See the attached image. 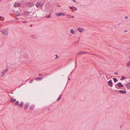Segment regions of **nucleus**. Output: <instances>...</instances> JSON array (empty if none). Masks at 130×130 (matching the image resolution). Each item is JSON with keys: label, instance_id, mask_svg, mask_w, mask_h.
<instances>
[{"label": "nucleus", "instance_id": "obj_1", "mask_svg": "<svg viewBox=\"0 0 130 130\" xmlns=\"http://www.w3.org/2000/svg\"><path fill=\"white\" fill-rule=\"evenodd\" d=\"M31 12L27 11L24 12L23 13V15L25 16H28L30 15H31Z\"/></svg>", "mask_w": 130, "mask_h": 130}, {"label": "nucleus", "instance_id": "obj_2", "mask_svg": "<svg viewBox=\"0 0 130 130\" xmlns=\"http://www.w3.org/2000/svg\"><path fill=\"white\" fill-rule=\"evenodd\" d=\"M55 15L56 16H60L61 15H62L63 16H65L66 15V14L63 13H56Z\"/></svg>", "mask_w": 130, "mask_h": 130}, {"label": "nucleus", "instance_id": "obj_3", "mask_svg": "<svg viewBox=\"0 0 130 130\" xmlns=\"http://www.w3.org/2000/svg\"><path fill=\"white\" fill-rule=\"evenodd\" d=\"M26 5L28 7H31L33 6L34 5V4L31 3H27L26 4Z\"/></svg>", "mask_w": 130, "mask_h": 130}, {"label": "nucleus", "instance_id": "obj_4", "mask_svg": "<svg viewBox=\"0 0 130 130\" xmlns=\"http://www.w3.org/2000/svg\"><path fill=\"white\" fill-rule=\"evenodd\" d=\"M2 33L6 35H7L8 34V33L5 29H3L2 30Z\"/></svg>", "mask_w": 130, "mask_h": 130}, {"label": "nucleus", "instance_id": "obj_5", "mask_svg": "<svg viewBox=\"0 0 130 130\" xmlns=\"http://www.w3.org/2000/svg\"><path fill=\"white\" fill-rule=\"evenodd\" d=\"M108 83L109 86L110 87H112V85L113 84L111 80H110L108 81Z\"/></svg>", "mask_w": 130, "mask_h": 130}, {"label": "nucleus", "instance_id": "obj_6", "mask_svg": "<svg viewBox=\"0 0 130 130\" xmlns=\"http://www.w3.org/2000/svg\"><path fill=\"white\" fill-rule=\"evenodd\" d=\"M21 4L20 3H15L14 4V6L15 7H18L20 6Z\"/></svg>", "mask_w": 130, "mask_h": 130}, {"label": "nucleus", "instance_id": "obj_7", "mask_svg": "<svg viewBox=\"0 0 130 130\" xmlns=\"http://www.w3.org/2000/svg\"><path fill=\"white\" fill-rule=\"evenodd\" d=\"M125 87H127L128 90L130 88V83H128L125 85Z\"/></svg>", "mask_w": 130, "mask_h": 130}, {"label": "nucleus", "instance_id": "obj_8", "mask_svg": "<svg viewBox=\"0 0 130 130\" xmlns=\"http://www.w3.org/2000/svg\"><path fill=\"white\" fill-rule=\"evenodd\" d=\"M24 106H25V107H24V108L25 109H26L28 108V107L29 106V103H26L25 104Z\"/></svg>", "mask_w": 130, "mask_h": 130}, {"label": "nucleus", "instance_id": "obj_9", "mask_svg": "<svg viewBox=\"0 0 130 130\" xmlns=\"http://www.w3.org/2000/svg\"><path fill=\"white\" fill-rule=\"evenodd\" d=\"M117 86L119 87H123V85L120 82L118 83L117 84Z\"/></svg>", "mask_w": 130, "mask_h": 130}, {"label": "nucleus", "instance_id": "obj_10", "mask_svg": "<svg viewBox=\"0 0 130 130\" xmlns=\"http://www.w3.org/2000/svg\"><path fill=\"white\" fill-rule=\"evenodd\" d=\"M36 6L37 7H38L39 6L42 7L43 6V5H41V4L40 3L38 2L36 3Z\"/></svg>", "mask_w": 130, "mask_h": 130}, {"label": "nucleus", "instance_id": "obj_11", "mask_svg": "<svg viewBox=\"0 0 130 130\" xmlns=\"http://www.w3.org/2000/svg\"><path fill=\"white\" fill-rule=\"evenodd\" d=\"M14 14L15 15L17 16H19L20 15V13L19 12H18L17 11H14Z\"/></svg>", "mask_w": 130, "mask_h": 130}, {"label": "nucleus", "instance_id": "obj_12", "mask_svg": "<svg viewBox=\"0 0 130 130\" xmlns=\"http://www.w3.org/2000/svg\"><path fill=\"white\" fill-rule=\"evenodd\" d=\"M119 92L120 93L122 94H125L126 93V91L122 90H119Z\"/></svg>", "mask_w": 130, "mask_h": 130}, {"label": "nucleus", "instance_id": "obj_13", "mask_svg": "<svg viewBox=\"0 0 130 130\" xmlns=\"http://www.w3.org/2000/svg\"><path fill=\"white\" fill-rule=\"evenodd\" d=\"M25 61H26L27 62V63H30L32 61L31 60H27V59L26 58L25 59Z\"/></svg>", "mask_w": 130, "mask_h": 130}, {"label": "nucleus", "instance_id": "obj_14", "mask_svg": "<svg viewBox=\"0 0 130 130\" xmlns=\"http://www.w3.org/2000/svg\"><path fill=\"white\" fill-rule=\"evenodd\" d=\"M62 94H61L59 96V97H58V98L57 99V101H60L61 99V96L62 95Z\"/></svg>", "mask_w": 130, "mask_h": 130}, {"label": "nucleus", "instance_id": "obj_15", "mask_svg": "<svg viewBox=\"0 0 130 130\" xmlns=\"http://www.w3.org/2000/svg\"><path fill=\"white\" fill-rule=\"evenodd\" d=\"M84 29H81L79 28L78 29V30L80 32H82L84 30Z\"/></svg>", "mask_w": 130, "mask_h": 130}, {"label": "nucleus", "instance_id": "obj_16", "mask_svg": "<svg viewBox=\"0 0 130 130\" xmlns=\"http://www.w3.org/2000/svg\"><path fill=\"white\" fill-rule=\"evenodd\" d=\"M16 100V99H13L12 98H11L10 100V101L11 102H15Z\"/></svg>", "mask_w": 130, "mask_h": 130}, {"label": "nucleus", "instance_id": "obj_17", "mask_svg": "<svg viewBox=\"0 0 130 130\" xmlns=\"http://www.w3.org/2000/svg\"><path fill=\"white\" fill-rule=\"evenodd\" d=\"M23 102H21L19 104V106L21 107H22L23 105Z\"/></svg>", "mask_w": 130, "mask_h": 130}, {"label": "nucleus", "instance_id": "obj_18", "mask_svg": "<svg viewBox=\"0 0 130 130\" xmlns=\"http://www.w3.org/2000/svg\"><path fill=\"white\" fill-rule=\"evenodd\" d=\"M19 101H17L14 104V105L16 106H17L19 104Z\"/></svg>", "mask_w": 130, "mask_h": 130}, {"label": "nucleus", "instance_id": "obj_19", "mask_svg": "<svg viewBox=\"0 0 130 130\" xmlns=\"http://www.w3.org/2000/svg\"><path fill=\"white\" fill-rule=\"evenodd\" d=\"M34 107V106L33 105L31 106L30 107V110H32Z\"/></svg>", "mask_w": 130, "mask_h": 130}, {"label": "nucleus", "instance_id": "obj_20", "mask_svg": "<svg viewBox=\"0 0 130 130\" xmlns=\"http://www.w3.org/2000/svg\"><path fill=\"white\" fill-rule=\"evenodd\" d=\"M42 79V77H38L36 79V80H41Z\"/></svg>", "mask_w": 130, "mask_h": 130}, {"label": "nucleus", "instance_id": "obj_21", "mask_svg": "<svg viewBox=\"0 0 130 130\" xmlns=\"http://www.w3.org/2000/svg\"><path fill=\"white\" fill-rule=\"evenodd\" d=\"M8 69H6L4 71H3L5 73H6L8 71Z\"/></svg>", "mask_w": 130, "mask_h": 130}, {"label": "nucleus", "instance_id": "obj_22", "mask_svg": "<svg viewBox=\"0 0 130 130\" xmlns=\"http://www.w3.org/2000/svg\"><path fill=\"white\" fill-rule=\"evenodd\" d=\"M31 38H33V39H36L37 38V37L35 35H32L31 36Z\"/></svg>", "mask_w": 130, "mask_h": 130}, {"label": "nucleus", "instance_id": "obj_23", "mask_svg": "<svg viewBox=\"0 0 130 130\" xmlns=\"http://www.w3.org/2000/svg\"><path fill=\"white\" fill-rule=\"evenodd\" d=\"M115 83L116 82L118 81L117 79L116 78H113Z\"/></svg>", "mask_w": 130, "mask_h": 130}, {"label": "nucleus", "instance_id": "obj_24", "mask_svg": "<svg viewBox=\"0 0 130 130\" xmlns=\"http://www.w3.org/2000/svg\"><path fill=\"white\" fill-rule=\"evenodd\" d=\"M126 78L124 76H122L121 77L120 79L121 80H122Z\"/></svg>", "mask_w": 130, "mask_h": 130}, {"label": "nucleus", "instance_id": "obj_25", "mask_svg": "<svg viewBox=\"0 0 130 130\" xmlns=\"http://www.w3.org/2000/svg\"><path fill=\"white\" fill-rule=\"evenodd\" d=\"M46 17L47 18H51V14H50L48 15L47 16H46Z\"/></svg>", "mask_w": 130, "mask_h": 130}, {"label": "nucleus", "instance_id": "obj_26", "mask_svg": "<svg viewBox=\"0 0 130 130\" xmlns=\"http://www.w3.org/2000/svg\"><path fill=\"white\" fill-rule=\"evenodd\" d=\"M71 32L73 34H74L75 33V32L73 31V30L71 29Z\"/></svg>", "mask_w": 130, "mask_h": 130}, {"label": "nucleus", "instance_id": "obj_27", "mask_svg": "<svg viewBox=\"0 0 130 130\" xmlns=\"http://www.w3.org/2000/svg\"><path fill=\"white\" fill-rule=\"evenodd\" d=\"M126 65L127 67H128L130 66V62H129L128 63H127Z\"/></svg>", "mask_w": 130, "mask_h": 130}, {"label": "nucleus", "instance_id": "obj_28", "mask_svg": "<svg viewBox=\"0 0 130 130\" xmlns=\"http://www.w3.org/2000/svg\"><path fill=\"white\" fill-rule=\"evenodd\" d=\"M5 74V73L3 72L1 75V76L2 77H3L4 76Z\"/></svg>", "mask_w": 130, "mask_h": 130}, {"label": "nucleus", "instance_id": "obj_29", "mask_svg": "<svg viewBox=\"0 0 130 130\" xmlns=\"http://www.w3.org/2000/svg\"><path fill=\"white\" fill-rule=\"evenodd\" d=\"M82 54H86L87 53V52H85V51H83L82 52Z\"/></svg>", "mask_w": 130, "mask_h": 130}, {"label": "nucleus", "instance_id": "obj_30", "mask_svg": "<svg viewBox=\"0 0 130 130\" xmlns=\"http://www.w3.org/2000/svg\"><path fill=\"white\" fill-rule=\"evenodd\" d=\"M82 54V52H79V53H78L77 54V55H80V54Z\"/></svg>", "mask_w": 130, "mask_h": 130}, {"label": "nucleus", "instance_id": "obj_31", "mask_svg": "<svg viewBox=\"0 0 130 130\" xmlns=\"http://www.w3.org/2000/svg\"><path fill=\"white\" fill-rule=\"evenodd\" d=\"M56 57L55 58V59H57L58 58V55L57 54H56Z\"/></svg>", "mask_w": 130, "mask_h": 130}, {"label": "nucleus", "instance_id": "obj_32", "mask_svg": "<svg viewBox=\"0 0 130 130\" xmlns=\"http://www.w3.org/2000/svg\"><path fill=\"white\" fill-rule=\"evenodd\" d=\"M33 81V80H31L30 81V83H31Z\"/></svg>", "mask_w": 130, "mask_h": 130}, {"label": "nucleus", "instance_id": "obj_33", "mask_svg": "<svg viewBox=\"0 0 130 130\" xmlns=\"http://www.w3.org/2000/svg\"><path fill=\"white\" fill-rule=\"evenodd\" d=\"M79 41H75L74 42V43H75H75H78Z\"/></svg>", "mask_w": 130, "mask_h": 130}, {"label": "nucleus", "instance_id": "obj_34", "mask_svg": "<svg viewBox=\"0 0 130 130\" xmlns=\"http://www.w3.org/2000/svg\"><path fill=\"white\" fill-rule=\"evenodd\" d=\"M115 75H117L118 74V73L117 72H115Z\"/></svg>", "mask_w": 130, "mask_h": 130}, {"label": "nucleus", "instance_id": "obj_35", "mask_svg": "<svg viewBox=\"0 0 130 130\" xmlns=\"http://www.w3.org/2000/svg\"><path fill=\"white\" fill-rule=\"evenodd\" d=\"M57 6H58V7H60V6L59 5H57Z\"/></svg>", "mask_w": 130, "mask_h": 130}, {"label": "nucleus", "instance_id": "obj_36", "mask_svg": "<svg viewBox=\"0 0 130 130\" xmlns=\"http://www.w3.org/2000/svg\"><path fill=\"white\" fill-rule=\"evenodd\" d=\"M70 9H72L73 8H72V7H70Z\"/></svg>", "mask_w": 130, "mask_h": 130}, {"label": "nucleus", "instance_id": "obj_37", "mask_svg": "<svg viewBox=\"0 0 130 130\" xmlns=\"http://www.w3.org/2000/svg\"><path fill=\"white\" fill-rule=\"evenodd\" d=\"M18 19H19V18H17V17L16 18V20H18Z\"/></svg>", "mask_w": 130, "mask_h": 130}, {"label": "nucleus", "instance_id": "obj_38", "mask_svg": "<svg viewBox=\"0 0 130 130\" xmlns=\"http://www.w3.org/2000/svg\"><path fill=\"white\" fill-rule=\"evenodd\" d=\"M39 76H42L41 74H39Z\"/></svg>", "mask_w": 130, "mask_h": 130}, {"label": "nucleus", "instance_id": "obj_39", "mask_svg": "<svg viewBox=\"0 0 130 130\" xmlns=\"http://www.w3.org/2000/svg\"><path fill=\"white\" fill-rule=\"evenodd\" d=\"M125 18L126 19H127L128 18V17H125Z\"/></svg>", "mask_w": 130, "mask_h": 130}, {"label": "nucleus", "instance_id": "obj_40", "mask_svg": "<svg viewBox=\"0 0 130 130\" xmlns=\"http://www.w3.org/2000/svg\"><path fill=\"white\" fill-rule=\"evenodd\" d=\"M73 2H76V1L75 0H72Z\"/></svg>", "mask_w": 130, "mask_h": 130}, {"label": "nucleus", "instance_id": "obj_41", "mask_svg": "<svg viewBox=\"0 0 130 130\" xmlns=\"http://www.w3.org/2000/svg\"><path fill=\"white\" fill-rule=\"evenodd\" d=\"M26 22H26V21H24L23 22V23H26Z\"/></svg>", "mask_w": 130, "mask_h": 130}, {"label": "nucleus", "instance_id": "obj_42", "mask_svg": "<svg viewBox=\"0 0 130 130\" xmlns=\"http://www.w3.org/2000/svg\"><path fill=\"white\" fill-rule=\"evenodd\" d=\"M99 73H100V75H101V73H100V72L99 71Z\"/></svg>", "mask_w": 130, "mask_h": 130}, {"label": "nucleus", "instance_id": "obj_43", "mask_svg": "<svg viewBox=\"0 0 130 130\" xmlns=\"http://www.w3.org/2000/svg\"><path fill=\"white\" fill-rule=\"evenodd\" d=\"M68 80H70V78H68Z\"/></svg>", "mask_w": 130, "mask_h": 130}, {"label": "nucleus", "instance_id": "obj_44", "mask_svg": "<svg viewBox=\"0 0 130 130\" xmlns=\"http://www.w3.org/2000/svg\"><path fill=\"white\" fill-rule=\"evenodd\" d=\"M25 84V83H22L21 84L22 85H23L24 84Z\"/></svg>", "mask_w": 130, "mask_h": 130}, {"label": "nucleus", "instance_id": "obj_45", "mask_svg": "<svg viewBox=\"0 0 130 130\" xmlns=\"http://www.w3.org/2000/svg\"><path fill=\"white\" fill-rule=\"evenodd\" d=\"M74 10H77V9L76 8L74 9Z\"/></svg>", "mask_w": 130, "mask_h": 130}, {"label": "nucleus", "instance_id": "obj_46", "mask_svg": "<svg viewBox=\"0 0 130 130\" xmlns=\"http://www.w3.org/2000/svg\"><path fill=\"white\" fill-rule=\"evenodd\" d=\"M72 18H74V16H72Z\"/></svg>", "mask_w": 130, "mask_h": 130}, {"label": "nucleus", "instance_id": "obj_47", "mask_svg": "<svg viewBox=\"0 0 130 130\" xmlns=\"http://www.w3.org/2000/svg\"><path fill=\"white\" fill-rule=\"evenodd\" d=\"M115 87H116V88H117V87H116V85H115Z\"/></svg>", "mask_w": 130, "mask_h": 130}, {"label": "nucleus", "instance_id": "obj_48", "mask_svg": "<svg viewBox=\"0 0 130 130\" xmlns=\"http://www.w3.org/2000/svg\"><path fill=\"white\" fill-rule=\"evenodd\" d=\"M124 31L125 32H126L127 31V30H125Z\"/></svg>", "mask_w": 130, "mask_h": 130}, {"label": "nucleus", "instance_id": "obj_49", "mask_svg": "<svg viewBox=\"0 0 130 130\" xmlns=\"http://www.w3.org/2000/svg\"><path fill=\"white\" fill-rule=\"evenodd\" d=\"M2 18V17L0 16V19H1Z\"/></svg>", "mask_w": 130, "mask_h": 130}, {"label": "nucleus", "instance_id": "obj_50", "mask_svg": "<svg viewBox=\"0 0 130 130\" xmlns=\"http://www.w3.org/2000/svg\"><path fill=\"white\" fill-rule=\"evenodd\" d=\"M120 127H121V128H122V126H121Z\"/></svg>", "mask_w": 130, "mask_h": 130}, {"label": "nucleus", "instance_id": "obj_51", "mask_svg": "<svg viewBox=\"0 0 130 130\" xmlns=\"http://www.w3.org/2000/svg\"><path fill=\"white\" fill-rule=\"evenodd\" d=\"M32 26V24L30 26L31 27Z\"/></svg>", "mask_w": 130, "mask_h": 130}, {"label": "nucleus", "instance_id": "obj_52", "mask_svg": "<svg viewBox=\"0 0 130 130\" xmlns=\"http://www.w3.org/2000/svg\"><path fill=\"white\" fill-rule=\"evenodd\" d=\"M79 5V6H82V5Z\"/></svg>", "mask_w": 130, "mask_h": 130}, {"label": "nucleus", "instance_id": "obj_53", "mask_svg": "<svg viewBox=\"0 0 130 130\" xmlns=\"http://www.w3.org/2000/svg\"><path fill=\"white\" fill-rule=\"evenodd\" d=\"M2 21H3V19H2Z\"/></svg>", "mask_w": 130, "mask_h": 130}, {"label": "nucleus", "instance_id": "obj_54", "mask_svg": "<svg viewBox=\"0 0 130 130\" xmlns=\"http://www.w3.org/2000/svg\"><path fill=\"white\" fill-rule=\"evenodd\" d=\"M27 81V80H26V82H26Z\"/></svg>", "mask_w": 130, "mask_h": 130}, {"label": "nucleus", "instance_id": "obj_55", "mask_svg": "<svg viewBox=\"0 0 130 130\" xmlns=\"http://www.w3.org/2000/svg\"><path fill=\"white\" fill-rule=\"evenodd\" d=\"M123 89V90H124V89Z\"/></svg>", "mask_w": 130, "mask_h": 130}, {"label": "nucleus", "instance_id": "obj_56", "mask_svg": "<svg viewBox=\"0 0 130 130\" xmlns=\"http://www.w3.org/2000/svg\"><path fill=\"white\" fill-rule=\"evenodd\" d=\"M129 62H130V61H129Z\"/></svg>", "mask_w": 130, "mask_h": 130}]
</instances>
